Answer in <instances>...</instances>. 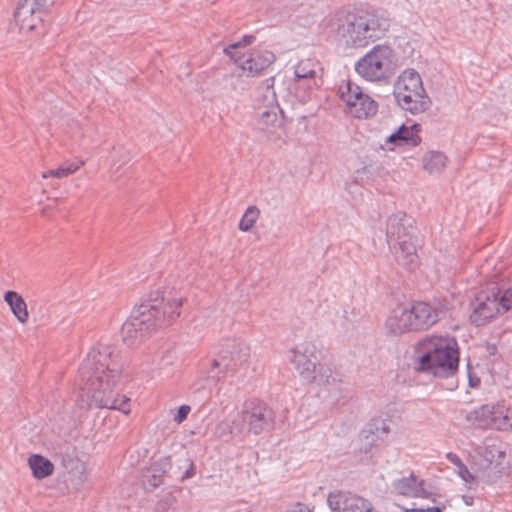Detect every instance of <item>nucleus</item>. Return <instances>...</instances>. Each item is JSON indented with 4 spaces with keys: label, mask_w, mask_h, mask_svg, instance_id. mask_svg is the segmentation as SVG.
<instances>
[{
    "label": "nucleus",
    "mask_w": 512,
    "mask_h": 512,
    "mask_svg": "<svg viewBox=\"0 0 512 512\" xmlns=\"http://www.w3.org/2000/svg\"><path fill=\"white\" fill-rule=\"evenodd\" d=\"M249 357V347L241 340H229L226 348L220 351L217 358L212 361V370L209 372V378H219V372L227 374L229 372L235 373L237 366L242 367L246 364Z\"/></svg>",
    "instance_id": "11"
},
{
    "label": "nucleus",
    "mask_w": 512,
    "mask_h": 512,
    "mask_svg": "<svg viewBox=\"0 0 512 512\" xmlns=\"http://www.w3.org/2000/svg\"><path fill=\"white\" fill-rule=\"evenodd\" d=\"M238 417L244 427V432L259 435L271 431L274 427L275 415L273 410L259 399L247 400Z\"/></svg>",
    "instance_id": "10"
},
{
    "label": "nucleus",
    "mask_w": 512,
    "mask_h": 512,
    "mask_svg": "<svg viewBox=\"0 0 512 512\" xmlns=\"http://www.w3.org/2000/svg\"><path fill=\"white\" fill-rule=\"evenodd\" d=\"M503 305L506 306L505 311L512 312V287L501 293Z\"/></svg>",
    "instance_id": "40"
},
{
    "label": "nucleus",
    "mask_w": 512,
    "mask_h": 512,
    "mask_svg": "<svg viewBox=\"0 0 512 512\" xmlns=\"http://www.w3.org/2000/svg\"><path fill=\"white\" fill-rule=\"evenodd\" d=\"M4 301L9 306L11 312L20 323H26L29 318L27 304L24 298L14 290H8L4 293Z\"/></svg>",
    "instance_id": "23"
},
{
    "label": "nucleus",
    "mask_w": 512,
    "mask_h": 512,
    "mask_svg": "<svg viewBox=\"0 0 512 512\" xmlns=\"http://www.w3.org/2000/svg\"><path fill=\"white\" fill-rule=\"evenodd\" d=\"M190 411H191V407L187 404H183V405L179 406L177 413L174 415L173 420L177 424H181L184 420L187 419Z\"/></svg>",
    "instance_id": "37"
},
{
    "label": "nucleus",
    "mask_w": 512,
    "mask_h": 512,
    "mask_svg": "<svg viewBox=\"0 0 512 512\" xmlns=\"http://www.w3.org/2000/svg\"><path fill=\"white\" fill-rule=\"evenodd\" d=\"M46 1L47 0H36V2H38L39 4L44 5V6H45Z\"/></svg>",
    "instance_id": "47"
},
{
    "label": "nucleus",
    "mask_w": 512,
    "mask_h": 512,
    "mask_svg": "<svg viewBox=\"0 0 512 512\" xmlns=\"http://www.w3.org/2000/svg\"><path fill=\"white\" fill-rule=\"evenodd\" d=\"M291 512H312L308 507L298 503L294 506Z\"/></svg>",
    "instance_id": "45"
},
{
    "label": "nucleus",
    "mask_w": 512,
    "mask_h": 512,
    "mask_svg": "<svg viewBox=\"0 0 512 512\" xmlns=\"http://www.w3.org/2000/svg\"><path fill=\"white\" fill-rule=\"evenodd\" d=\"M191 393H200L203 399L209 398V392L207 391L205 385L202 382L193 383L190 386Z\"/></svg>",
    "instance_id": "39"
},
{
    "label": "nucleus",
    "mask_w": 512,
    "mask_h": 512,
    "mask_svg": "<svg viewBox=\"0 0 512 512\" xmlns=\"http://www.w3.org/2000/svg\"><path fill=\"white\" fill-rule=\"evenodd\" d=\"M154 512H175L174 497L166 495L156 504Z\"/></svg>",
    "instance_id": "35"
},
{
    "label": "nucleus",
    "mask_w": 512,
    "mask_h": 512,
    "mask_svg": "<svg viewBox=\"0 0 512 512\" xmlns=\"http://www.w3.org/2000/svg\"><path fill=\"white\" fill-rule=\"evenodd\" d=\"M390 24V18L382 11H359L347 27V41L355 47H364L382 38L389 30Z\"/></svg>",
    "instance_id": "6"
},
{
    "label": "nucleus",
    "mask_w": 512,
    "mask_h": 512,
    "mask_svg": "<svg viewBox=\"0 0 512 512\" xmlns=\"http://www.w3.org/2000/svg\"><path fill=\"white\" fill-rule=\"evenodd\" d=\"M457 473L458 476L465 482H471L475 479L464 463L457 467Z\"/></svg>",
    "instance_id": "38"
},
{
    "label": "nucleus",
    "mask_w": 512,
    "mask_h": 512,
    "mask_svg": "<svg viewBox=\"0 0 512 512\" xmlns=\"http://www.w3.org/2000/svg\"><path fill=\"white\" fill-rule=\"evenodd\" d=\"M85 164L84 160H73L67 161L61 164L59 167L50 169L42 174L43 178L56 177L65 178L75 173L82 165Z\"/></svg>",
    "instance_id": "28"
},
{
    "label": "nucleus",
    "mask_w": 512,
    "mask_h": 512,
    "mask_svg": "<svg viewBox=\"0 0 512 512\" xmlns=\"http://www.w3.org/2000/svg\"><path fill=\"white\" fill-rule=\"evenodd\" d=\"M498 420V430L512 429V407H505Z\"/></svg>",
    "instance_id": "36"
},
{
    "label": "nucleus",
    "mask_w": 512,
    "mask_h": 512,
    "mask_svg": "<svg viewBox=\"0 0 512 512\" xmlns=\"http://www.w3.org/2000/svg\"><path fill=\"white\" fill-rule=\"evenodd\" d=\"M164 300V292L157 289L133 308L121 328L122 340L127 346L140 343L151 331L171 324L180 316L183 299Z\"/></svg>",
    "instance_id": "2"
},
{
    "label": "nucleus",
    "mask_w": 512,
    "mask_h": 512,
    "mask_svg": "<svg viewBox=\"0 0 512 512\" xmlns=\"http://www.w3.org/2000/svg\"><path fill=\"white\" fill-rule=\"evenodd\" d=\"M337 94L344 103L346 112L353 118L368 119L378 111L377 102L350 79H343L339 83Z\"/></svg>",
    "instance_id": "9"
},
{
    "label": "nucleus",
    "mask_w": 512,
    "mask_h": 512,
    "mask_svg": "<svg viewBox=\"0 0 512 512\" xmlns=\"http://www.w3.org/2000/svg\"><path fill=\"white\" fill-rule=\"evenodd\" d=\"M409 128H411V129L417 128V125H416V124H413V125H411Z\"/></svg>",
    "instance_id": "48"
},
{
    "label": "nucleus",
    "mask_w": 512,
    "mask_h": 512,
    "mask_svg": "<svg viewBox=\"0 0 512 512\" xmlns=\"http://www.w3.org/2000/svg\"><path fill=\"white\" fill-rule=\"evenodd\" d=\"M196 474V467L193 462H191L185 472L181 475V481L192 478Z\"/></svg>",
    "instance_id": "41"
},
{
    "label": "nucleus",
    "mask_w": 512,
    "mask_h": 512,
    "mask_svg": "<svg viewBox=\"0 0 512 512\" xmlns=\"http://www.w3.org/2000/svg\"><path fill=\"white\" fill-rule=\"evenodd\" d=\"M291 362L301 378L309 383L315 379L316 367L320 361L321 352L315 343L305 341L292 349Z\"/></svg>",
    "instance_id": "12"
},
{
    "label": "nucleus",
    "mask_w": 512,
    "mask_h": 512,
    "mask_svg": "<svg viewBox=\"0 0 512 512\" xmlns=\"http://www.w3.org/2000/svg\"><path fill=\"white\" fill-rule=\"evenodd\" d=\"M446 459L456 467L460 466L463 463L460 457L453 452H448L446 454Z\"/></svg>",
    "instance_id": "42"
},
{
    "label": "nucleus",
    "mask_w": 512,
    "mask_h": 512,
    "mask_svg": "<svg viewBox=\"0 0 512 512\" xmlns=\"http://www.w3.org/2000/svg\"><path fill=\"white\" fill-rule=\"evenodd\" d=\"M500 290L491 294L481 293L473 304L470 320L476 326H483L497 314L506 313Z\"/></svg>",
    "instance_id": "13"
},
{
    "label": "nucleus",
    "mask_w": 512,
    "mask_h": 512,
    "mask_svg": "<svg viewBox=\"0 0 512 512\" xmlns=\"http://www.w3.org/2000/svg\"><path fill=\"white\" fill-rule=\"evenodd\" d=\"M399 57L389 45L378 44L365 53L355 64V71L366 81H388L399 68Z\"/></svg>",
    "instance_id": "5"
},
{
    "label": "nucleus",
    "mask_w": 512,
    "mask_h": 512,
    "mask_svg": "<svg viewBox=\"0 0 512 512\" xmlns=\"http://www.w3.org/2000/svg\"><path fill=\"white\" fill-rule=\"evenodd\" d=\"M468 382H469V386L471 388H476L480 385V379L479 377L477 376H472L470 373L468 375Z\"/></svg>",
    "instance_id": "44"
},
{
    "label": "nucleus",
    "mask_w": 512,
    "mask_h": 512,
    "mask_svg": "<svg viewBox=\"0 0 512 512\" xmlns=\"http://www.w3.org/2000/svg\"><path fill=\"white\" fill-rule=\"evenodd\" d=\"M261 123L265 126H281L282 113L279 106L275 103L273 98L265 110L259 113Z\"/></svg>",
    "instance_id": "29"
},
{
    "label": "nucleus",
    "mask_w": 512,
    "mask_h": 512,
    "mask_svg": "<svg viewBox=\"0 0 512 512\" xmlns=\"http://www.w3.org/2000/svg\"><path fill=\"white\" fill-rule=\"evenodd\" d=\"M415 356V369L418 372L448 380V390L457 387L454 377L459 367V349L454 337L426 336L417 343Z\"/></svg>",
    "instance_id": "3"
},
{
    "label": "nucleus",
    "mask_w": 512,
    "mask_h": 512,
    "mask_svg": "<svg viewBox=\"0 0 512 512\" xmlns=\"http://www.w3.org/2000/svg\"><path fill=\"white\" fill-rule=\"evenodd\" d=\"M409 307L406 305L396 306L386 320L387 330L394 335L415 331L412 323Z\"/></svg>",
    "instance_id": "19"
},
{
    "label": "nucleus",
    "mask_w": 512,
    "mask_h": 512,
    "mask_svg": "<svg viewBox=\"0 0 512 512\" xmlns=\"http://www.w3.org/2000/svg\"><path fill=\"white\" fill-rule=\"evenodd\" d=\"M413 219L404 212L392 214L386 225V241L397 262L408 270L418 264Z\"/></svg>",
    "instance_id": "4"
},
{
    "label": "nucleus",
    "mask_w": 512,
    "mask_h": 512,
    "mask_svg": "<svg viewBox=\"0 0 512 512\" xmlns=\"http://www.w3.org/2000/svg\"><path fill=\"white\" fill-rule=\"evenodd\" d=\"M394 96L398 104L412 113H421L430 105L420 75L414 69H405L394 84Z\"/></svg>",
    "instance_id": "8"
},
{
    "label": "nucleus",
    "mask_w": 512,
    "mask_h": 512,
    "mask_svg": "<svg viewBox=\"0 0 512 512\" xmlns=\"http://www.w3.org/2000/svg\"><path fill=\"white\" fill-rule=\"evenodd\" d=\"M395 490L402 495H417L422 490L421 483L412 474L394 482Z\"/></svg>",
    "instance_id": "30"
},
{
    "label": "nucleus",
    "mask_w": 512,
    "mask_h": 512,
    "mask_svg": "<svg viewBox=\"0 0 512 512\" xmlns=\"http://www.w3.org/2000/svg\"><path fill=\"white\" fill-rule=\"evenodd\" d=\"M504 411L503 404H485L470 411L466 420L478 428H491L498 430V420Z\"/></svg>",
    "instance_id": "16"
},
{
    "label": "nucleus",
    "mask_w": 512,
    "mask_h": 512,
    "mask_svg": "<svg viewBox=\"0 0 512 512\" xmlns=\"http://www.w3.org/2000/svg\"><path fill=\"white\" fill-rule=\"evenodd\" d=\"M462 500L467 506L473 505L474 503V498L469 495H463Z\"/></svg>",
    "instance_id": "46"
},
{
    "label": "nucleus",
    "mask_w": 512,
    "mask_h": 512,
    "mask_svg": "<svg viewBox=\"0 0 512 512\" xmlns=\"http://www.w3.org/2000/svg\"><path fill=\"white\" fill-rule=\"evenodd\" d=\"M475 451L483 458V467H489L492 464L500 466L505 457V445L494 438H486Z\"/></svg>",
    "instance_id": "20"
},
{
    "label": "nucleus",
    "mask_w": 512,
    "mask_h": 512,
    "mask_svg": "<svg viewBox=\"0 0 512 512\" xmlns=\"http://www.w3.org/2000/svg\"><path fill=\"white\" fill-rule=\"evenodd\" d=\"M295 78L299 84L307 81L309 89H317L323 85V68L315 59H302L295 67Z\"/></svg>",
    "instance_id": "17"
},
{
    "label": "nucleus",
    "mask_w": 512,
    "mask_h": 512,
    "mask_svg": "<svg viewBox=\"0 0 512 512\" xmlns=\"http://www.w3.org/2000/svg\"><path fill=\"white\" fill-rule=\"evenodd\" d=\"M315 379L312 382H316L319 385H331L338 381L337 374H334L332 368L329 365L322 364L320 361L316 367Z\"/></svg>",
    "instance_id": "32"
},
{
    "label": "nucleus",
    "mask_w": 512,
    "mask_h": 512,
    "mask_svg": "<svg viewBox=\"0 0 512 512\" xmlns=\"http://www.w3.org/2000/svg\"><path fill=\"white\" fill-rule=\"evenodd\" d=\"M409 512H442V509L438 506L428 507V508H416L411 509Z\"/></svg>",
    "instance_id": "43"
},
{
    "label": "nucleus",
    "mask_w": 512,
    "mask_h": 512,
    "mask_svg": "<svg viewBox=\"0 0 512 512\" xmlns=\"http://www.w3.org/2000/svg\"><path fill=\"white\" fill-rule=\"evenodd\" d=\"M447 157L440 151H429L422 159L423 168L430 174H440L446 166Z\"/></svg>",
    "instance_id": "27"
},
{
    "label": "nucleus",
    "mask_w": 512,
    "mask_h": 512,
    "mask_svg": "<svg viewBox=\"0 0 512 512\" xmlns=\"http://www.w3.org/2000/svg\"><path fill=\"white\" fill-rule=\"evenodd\" d=\"M171 467L169 457L161 458L151 464L142 474V483L146 490H153L163 484V479Z\"/></svg>",
    "instance_id": "21"
},
{
    "label": "nucleus",
    "mask_w": 512,
    "mask_h": 512,
    "mask_svg": "<svg viewBox=\"0 0 512 512\" xmlns=\"http://www.w3.org/2000/svg\"><path fill=\"white\" fill-rule=\"evenodd\" d=\"M399 128L404 129V128H407V127H406L404 124H401V125L399 126Z\"/></svg>",
    "instance_id": "49"
},
{
    "label": "nucleus",
    "mask_w": 512,
    "mask_h": 512,
    "mask_svg": "<svg viewBox=\"0 0 512 512\" xmlns=\"http://www.w3.org/2000/svg\"><path fill=\"white\" fill-rule=\"evenodd\" d=\"M127 361L116 346L99 342L93 346L79 368L82 389L90 395V406L130 412V399L119 394Z\"/></svg>",
    "instance_id": "1"
},
{
    "label": "nucleus",
    "mask_w": 512,
    "mask_h": 512,
    "mask_svg": "<svg viewBox=\"0 0 512 512\" xmlns=\"http://www.w3.org/2000/svg\"><path fill=\"white\" fill-rule=\"evenodd\" d=\"M44 5L36 0H21L15 11V23L22 34L39 32L43 27L42 10Z\"/></svg>",
    "instance_id": "14"
},
{
    "label": "nucleus",
    "mask_w": 512,
    "mask_h": 512,
    "mask_svg": "<svg viewBox=\"0 0 512 512\" xmlns=\"http://www.w3.org/2000/svg\"><path fill=\"white\" fill-rule=\"evenodd\" d=\"M259 216V209L256 206H249L239 221L241 231H249L255 224Z\"/></svg>",
    "instance_id": "33"
},
{
    "label": "nucleus",
    "mask_w": 512,
    "mask_h": 512,
    "mask_svg": "<svg viewBox=\"0 0 512 512\" xmlns=\"http://www.w3.org/2000/svg\"><path fill=\"white\" fill-rule=\"evenodd\" d=\"M176 360L177 356L175 350L171 349L170 345H166L154 356L151 369L158 370V374L161 378H168L172 374L171 366Z\"/></svg>",
    "instance_id": "22"
},
{
    "label": "nucleus",
    "mask_w": 512,
    "mask_h": 512,
    "mask_svg": "<svg viewBox=\"0 0 512 512\" xmlns=\"http://www.w3.org/2000/svg\"><path fill=\"white\" fill-rule=\"evenodd\" d=\"M28 465L34 478L41 480L52 475L53 463L41 454H32L28 458Z\"/></svg>",
    "instance_id": "25"
},
{
    "label": "nucleus",
    "mask_w": 512,
    "mask_h": 512,
    "mask_svg": "<svg viewBox=\"0 0 512 512\" xmlns=\"http://www.w3.org/2000/svg\"><path fill=\"white\" fill-rule=\"evenodd\" d=\"M109 160L111 162V174L115 175L119 171L122 164H125L130 160V153L122 146L114 147L113 151L110 153Z\"/></svg>",
    "instance_id": "31"
},
{
    "label": "nucleus",
    "mask_w": 512,
    "mask_h": 512,
    "mask_svg": "<svg viewBox=\"0 0 512 512\" xmlns=\"http://www.w3.org/2000/svg\"><path fill=\"white\" fill-rule=\"evenodd\" d=\"M419 130H394L387 137V143L394 147H416L421 143V138L417 134Z\"/></svg>",
    "instance_id": "24"
},
{
    "label": "nucleus",
    "mask_w": 512,
    "mask_h": 512,
    "mask_svg": "<svg viewBox=\"0 0 512 512\" xmlns=\"http://www.w3.org/2000/svg\"><path fill=\"white\" fill-rule=\"evenodd\" d=\"M243 435L244 427L241 425L239 417L231 421L227 419L220 421L214 429V436L224 440H228L232 436Z\"/></svg>",
    "instance_id": "26"
},
{
    "label": "nucleus",
    "mask_w": 512,
    "mask_h": 512,
    "mask_svg": "<svg viewBox=\"0 0 512 512\" xmlns=\"http://www.w3.org/2000/svg\"><path fill=\"white\" fill-rule=\"evenodd\" d=\"M368 431L373 435L375 434L378 439L383 441L388 435L390 427L383 419H373L368 424Z\"/></svg>",
    "instance_id": "34"
},
{
    "label": "nucleus",
    "mask_w": 512,
    "mask_h": 512,
    "mask_svg": "<svg viewBox=\"0 0 512 512\" xmlns=\"http://www.w3.org/2000/svg\"><path fill=\"white\" fill-rule=\"evenodd\" d=\"M415 331L425 330L439 320L436 308L426 302H416L409 307Z\"/></svg>",
    "instance_id": "18"
},
{
    "label": "nucleus",
    "mask_w": 512,
    "mask_h": 512,
    "mask_svg": "<svg viewBox=\"0 0 512 512\" xmlns=\"http://www.w3.org/2000/svg\"><path fill=\"white\" fill-rule=\"evenodd\" d=\"M327 504L331 512H375L367 499L348 491L330 492Z\"/></svg>",
    "instance_id": "15"
},
{
    "label": "nucleus",
    "mask_w": 512,
    "mask_h": 512,
    "mask_svg": "<svg viewBox=\"0 0 512 512\" xmlns=\"http://www.w3.org/2000/svg\"><path fill=\"white\" fill-rule=\"evenodd\" d=\"M254 41L253 35H245L239 41L224 48V54L248 75L261 73L276 59L274 53L264 47L251 48Z\"/></svg>",
    "instance_id": "7"
}]
</instances>
